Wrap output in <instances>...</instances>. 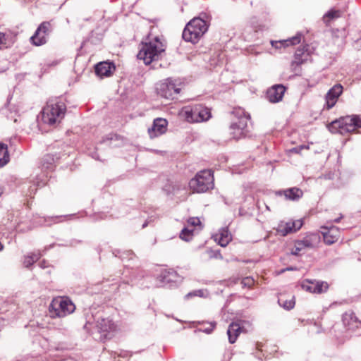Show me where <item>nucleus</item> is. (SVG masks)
I'll use <instances>...</instances> for the list:
<instances>
[{"mask_svg": "<svg viewBox=\"0 0 361 361\" xmlns=\"http://www.w3.org/2000/svg\"><path fill=\"white\" fill-rule=\"evenodd\" d=\"M115 70L114 63L109 61L99 62L94 66L95 73L101 78L111 76Z\"/></svg>", "mask_w": 361, "mask_h": 361, "instance_id": "412c9836", "label": "nucleus"}, {"mask_svg": "<svg viewBox=\"0 0 361 361\" xmlns=\"http://www.w3.org/2000/svg\"><path fill=\"white\" fill-rule=\"evenodd\" d=\"M302 39V35L301 34H297L296 35L288 38L287 39H283V40H271L270 42L272 47H274L275 49L281 50L282 48L285 49L286 47H288L290 46H295L301 42Z\"/></svg>", "mask_w": 361, "mask_h": 361, "instance_id": "aec40b11", "label": "nucleus"}, {"mask_svg": "<svg viewBox=\"0 0 361 361\" xmlns=\"http://www.w3.org/2000/svg\"><path fill=\"white\" fill-rule=\"evenodd\" d=\"M321 242V237L317 233H306L303 236L293 240L290 252L293 255H302L307 250L317 247Z\"/></svg>", "mask_w": 361, "mask_h": 361, "instance_id": "0eeeda50", "label": "nucleus"}, {"mask_svg": "<svg viewBox=\"0 0 361 361\" xmlns=\"http://www.w3.org/2000/svg\"><path fill=\"white\" fill-rule=\"evenodd\" d=\"M75 310L74 303L68 297H56L49 305V312L51 318L64 317Z\"/></svg>", "mask_w": 361, "mask_h": 361, "instance_id": "6e6552de", "label": "nucleus"}, {"mask_svg": "<svg viewBox=\"0 0 361 361\" xmlns=\"http://www.w3.org/2000/svg\"><path fill=\"white\" fill-rule=\"evenodd\" d=\"M97 326L99 332L104 334L106 337L108 334L115 333L121 329V326L116 324L112 319L109 318L100 319L97 322Z\"/></svg>", "mask_w": 361, "mask_h": 361, "instance_id": "2eb2a0df", "label": "nucleus"}, {"mask_svg": "<svg viewBox=\"0 0 361 361\" xmlns=\"http://www.w3.org/2000/svg\"><path fill=\"white\" fill-rule=\"evenodd\" d=\"M335 221H336V222H338V221H339V219H336V220H335Z\"/></svg>", "mask_w": 361, "mask_h": 361, "instance_id": "79ce46f5", "label": "nucleus"}, {"mask_svg": "<svg viewBox=\"0 0 361 361\" xmlns=\"http://www.w3.org/2000/svg\"><path fill=\"white\" fill-rule=\"evenodd\" d=\"M351 320L355 322V317L353 316V314H345L343 316V323L345 324V325H346V326L350 327V321H351Z\"/></svg>", "mask_w": 361, "mask_h": 361, "instance_id": "c9c22d12", "label": "nucleus"}, {"mask_svg": "<svg viewBox=\"0 0 361 361\" xmlns=\"http://www.w3.org/2000/svg\"><path fill=\"white\" fill-rule=\"evenodd\" d=\"M179 115L189 123H200L208 121L212 117L209 108L201 104L183 107Z\"/></svg>", "mask_w": 361, "mask_h": 361, "instance_id": "39448f33", "label": "nucleus"}, {"mask_svg": "<svg viewBox=\"0 0 361 361\" xmlns=\"http://www.w3.org/2000/svg\"><path fill=\"white\" fill-rule=\"evenodd\" d=\"M315 293H322L326 292L329 288L326 282L314 281Z\"/></svg>", "mask_w": 361, "mask_h": 361, "instance_id": "2f4dec72", "label": "nucleus"}, {"mask_svg": "<svg viewBox=\"0 0 361 361\" xmlns=\"http://www.w3.org/2000/svg\"><path fill=\"white\" fill-rule=\"evenodd\" d=\"M329 130L332 133L345 135L354 133L361 128V116H347L341 117L327 125Z\"/></svg>", "mask_w": 361, "mask_h": 361, "instance_id": "7ed1b4c3", "label": "nucleus"}, {"mask_svg": "<svg viewBox=\"0 0 361 361\" xmlns=\"http://www.w3.org/2000/svg\"><path fill=\"white\" fill-rule=\"evenodd\" d=\"M192 231L189 230L188 228H183L181 233H180V238L185 241L190 240L192 239Z\"/></svg>", "mask_w": 361, "mask_h": 361, "instance_id": "72a5a7b5", "label": "nucleus"}, {"mask_svg": "<svg viewBox=\"0 0 361 361\" xmlns=\"http://www.w3.org/2000/svg\"><path fill=\"white\" fill-rule=\"evenodd\" d=\"M247 126V118L241 117L238 122H233L231 127V135L235 140H239L243 137L246 134V128Z\"/></svg>", "mask_w": 361, "mask_h": 361, "instance_id": "dca6fc26", "label": "nucleus"}, {"mask_svg": "<svg viewBox=\"0 0 361 361\" xmlns=\"http://www.w3.org/2000/svg\"><path fill=\"white\" fill-rule=\"evenodd\" d=\"M286 87L283 85H274L269 87L267 92V97L271 103H276L282 100Z\"/></svg>", "mask_w": 361, "mask_h": 361, "instance_id": "6ab92c4d", "label": "nucleus"}, {"mask_svg": "<svg viewBox=\"0 0 361 361\" xmlns=\"http://www.w3.org/2000/svg\"><path fill=\"white\" fill-rule=\"evenodd\" d=\"M208 29L207 22L200 18H194L185 26L183 32V38L192 43H196Z\"/></svg>", "mask_w": 361, "mask_h": 361, "instance_id": "423d86ee", "label": "nucleus"}, {"mask_svg": "<svg viewBox=\"0 0 361 361\" xmlns=\"http://www.w3.org/2000/svg\"><path fill=\"white\" fill-rule=\"evenodd\" d=\"M233 114L238 117V121L241 117H247V121L250 118V116L248 114H247L245 110L240 107L235 108L233 111Z\"/></svg>", "mask_w": 361, "mask_h": 361, "instance_id": "473e14b6", "label": "nucleus"}, {"mask_svg": "<svg viewBox=\"0 0 361 361\" xmlns=\"http://www.w3.org/2000/svg\"><path fill=\"white\" fill-rule=\"evenodd\" d=\"M341 16V12L338 10H331L323 17V20L326 25H329L333 19L338 18Z\"/></svg>", "mask_w": 361, "mask_h": 361, "instance_id": "c756f323", "label": "nucleus"}, {"mask_svg": "<svg viewBox=\"0 0 361 361\" xmlns=\"http://www.w3.org/2000/svg\"><path fill=\"white\" fill-rule=\"evenodd\" d=\"M298 147L300 149V151H302V149H309L308 145H300Z\"/></svg>", "mask_w": 361, "mask_h": 361, "instance_id": "a19ab883", "label": "nucleus"}, {"mask_svg": "<svg viewBox=\"0 0 361 361\" xmlns=\"http://www.w3.org/2000/svg\"><path fill=\"white\" fill-rule=\"evenodd\" d=\"M256 348L257 353H260L257 354L259 358H262V357L265 359L270 358L278 351V347L276 345L267 341L264 343L258 342Z\"/></svg>", "mask_w": 361, "mask_h": 361, "instance_id": "f3484780", "label": "nucleus"}, {"mask_svg": "<svg viewBox=\"0 0 361 361\" xmlns=\"http://www.w3.org/2000/svg\"><path fill=\"white\" fill-rule=\"evenodd\" d=\"M188 223L192 226H200L201 221L199 218L197 217H191L188 220Z\"/></svg>", "mask_w": 361, "mask_h": 361, "instance_id": "e433bc0d", "label": "nucleus"}, {"mask_svg": "<svg viewBox=\"0 0 361 361\" xmlns=\"http://www.w3.org/2000/svg\"><path fill=\"white\" fill-rule=\"evenodd\" d=\"M276 194L279 196L284 195L286 200L297 201L302 197L303 192L301 189L293 187L278 191Z\"/></svg>", "mask_w": 361, "mask_h": 361, "instance_id": "4be33fe9", "label": "nucleus"}, {"mask_svg": "<svg viewBox=\"0 0 361 361\" xmlns=\"http://www.w3.org/2000/svg\"><path fill=\"white\" fill-rule=\"evenodd\" d=\"M11 44H13L11 36L4 32H0V49H6Z\"/></svg>", "mask_w": 361, "mask_h": 361, "instance_id": "c85d7f7f", "label": "nucleus"}, {"mask_svg": "<svg viewBox=\"0 0 361 361\" xmlns=\"http://www.w3.org/2000/svg\"><path fill=\"white\" fill-rule=\"evenodd\" d=\"M301 287L304 290L315 293L314 281L309 280L303 281L301 283Z\"/></svg>", "mask_w": 361, "mask_h": 361, "instance_id": "7c9ffc66", "label": "nucleus"}, {"mask_svg": "<svg viewBox=\"0 0 361 361\" xmlns=\"http://www.w3.org/2000/svg\"><path fill=\"white\" fill-rule=\"evenodd\" d=\"M241 332V328L239 325V324L233 322L231 323L228 329L227 334L228 336V341L231 343H234L238 336L240 335Z\"/></svg>", "mask_w": 361, "mask_h": 361, "instance_id": "a878e982", "label": "nucleus"}, {"mask_svg": "<svg viewBox=\"0 0 361 361\" xmlns=\"http://www.w3.org/2000/svg\"><path fill=\"white\" fill-rule=\"evenodd\" d=\"M39 266L40 267L42 268H46L48 267V265L47 264V262L45 260H42V262H39Z\"/></svg>", "mask_w": 361, "mask_h": 361, "instance_id": "ea45409f", "label": "nucleus"}, {"mask_svg": "<svg viewBox=\"0 0 361 361\" xmlns=\"http://www.w3.org/2000/svg\"><path fill=\"white\" fill-rule=\"evenodd\" d=\"M51 23L47 21L42 23L33 36L30 37L31 42L35 46H41L47 42V37L51 31Z\"/></svg>", "mask_w": 361, "mask_h": 361, "instance_id": "9b49d317", "label": "nucleus"}, {"mask_svg": "<svg viewBox=\"0 0 361 361\" xmlns=\"http://www.w3.org/2000/svg\"><path fill=\"white\" fill-rule=\"evenodd\" d=\"M164 51L165 45L160 37L154 36L150 32L141 42L137 57L139 60L142 61L145 65H149L153 61L159 60Z\"/></svg>", "mask_w": 361, "mask_h": 361, "instance_id": "f257e3e1", "label": "nucleus"}, {"mask_svg": "<svg viewBox=\"0 0 361 361\" xmlns=\"http://www.w3.org/2000/svg\"><path fill=\"white\" fill-rule=\"evenodd\" d=\"M278 302L284 309L290 310L295 307V296L291 293H281L278 299Z\"/></svg>", "mask_w": 361, "mask_h": 361, "instance_id": "5701e85b", "label": "nucleus"}, {"mask_svg": "<svg viewBox=\"0 0 361 361\" xmlns=\"http://www.w3.org/2000/svg\"><path fill=\"white\" fill-rule=\"evenodd\" d=\"M343 87L341 84L334 85L325 95V104L324 109L329 110L333 108L338 102L339 97L342 94Z\"/></svg>", "mask_w": 361, "mask_h": 361, "instance_id": "ddd939ff", "label": "nucleus"}, {"mask_svg": "<svg viewBox=\"0 0 361 361\" xmlns=\"http://www.w3.org/2000/svg\"><path fill=\"white\" fill-rule=\"evenodd\" d=\"M290 152L296 153V154H300L301 152L300 149L299 148V147H296L293 148L292 149H290Z\"/></svg>", "mask_w": 361, "mask_h": 361, "instance_id": "58836bf2", "label": "nucleus"}, {"mask_svg": "<svg viewBox=\"0 0 361 361\" xmlns=\"http://www.w3.org/2000/svg\"><path fill=\"white\" fill-rule=\"evenodd\" d=\"M213 257L215 258H217V259H223V256L219 251L214 252Z\"/></svg>", "mask_w": 361, "mask_h": 361, "instance_id": "4c0bfd02", "label": "nucleus"}, {"mask_svg": "<svg viewBox=\"0 0 361 361\" xmlns=\"http://www.w3.org/2000/svg\"><path fill=\"white\" fill-rule=\"evenodd\" d=\"M214 186V178L211 170H202L189 182L190 189L192 192H205L213 189Z\"/></svg>", "mask_w": 361, "mask_h": 361, "instance_id": "20e7f679", "label": "nucleus"}, {"mask_svg": "<svg viewBox=\"0 0 361 361\" xmlns=\"http://www.w3.org/2000/svg\"><path fill=\"white\" fill-rule=\"evenodd\" d=\"M66 112V106L57 99H51L43 108L42 119L44 123L54 125L60 123Z\"/></svg>", "mask_w": 361, "mask_h": 361, "instance_id": "f03ea898", "label": "nucleus"}, {"mask_svg": "<svg viewBox=\"0 0 361 361\" xmlns=\"http://www.w3.org/2000/svg\"><path fill=\"white\" fill-rule=\"evenodd\" d=\"M42 256L40 251L34 252L26 255L23 264L25 267H29L36 262Z\"/></svg>", "mask_w": 361, "mask_h": 361, "instance_id": "bb28decb", "label": "nucleus"}, {"mask_svg": "<svg viewBox=\"0 0 361 361\" xmlns=\"http://www.w3.org/2000/svg\"><path fill=\"white\" fill-rule=\"evenodd\" d=\"M180 89L177 87L171 81L167 80L157 85V91L161 97L173 99L180 92Z\"/></svg>", "mask_w": 361, "mask_h": 361, "instance_id": "f8f14e48", "label": "nucleus"}, {"mask_svg": "<svg viewBox=\"0 0 361 361\" xmlns=\"http://www.w3.org/2000/svg\"><path fill=\"white\" fill-rule=\"evenodd\" d=\"M323 230L322 234L323 235L324 242L326 245H332L337 242L341 236L340 229L336 226L322 227Z\"/></svg>", "mask_w": 361, "mask_h": 361, "instance_id": "a211bd4d", "label": "nucleus"}, {"mask_svg": "<svg viewBox=\"0 0 361 361\" xmlns=\"http://www.w3.org/2000/svg\"><path fill=\"white\" fill-rule=\"evenodd\" d=\"M241 284L243 288H251L255 284V280L252 277H245L242 279Z\"/></svg>", "mask_w": 361, "mask_h": 361, "instance_id": "f704fd0d", "label": "nucleus"}, {"mask_svg": "<svg viewBox=\"0 0 361 361\" xmlns=\"http://www.w3.org/2000/svg\"><path fill=\"white\" fill-rule=\"evenodd\" d=\"M168 121L165 118H157L154 120L152 127L149 128L147 133L151 139L157 137L167 131Z\"/></svg>", "mask_w": 361, "mask_h": 361, "instance_id": "4468645a", "label": "nucleus"}, {"mask_svg": "<svg viewBox=\"0 0 361 361\" xmlns=\"http://www.w3.org/2000/svg\"><path fill=\"white\" fill-rule=\"evenodd\" d=\"M213 238L221 247H226L232 240L231 235L226 229L220 230L213 236Z\"/></svg>", "mask_w": 361, "mask_h": 361, "instance_id": "b1692460", "label": "nucleus"}, {"mask_svg": "<svg viewBox=\"0 0 361 361\" xmlns=\"http://www.w3.org/2000/svg\"><path fill=\"white\" fill-rule=\"evenodd\" d=\"M312 51L309 44L303 45L298 48L293 56V59L290 63V68L291 72L295 75H300L301 66L308 62H311Z\"/></svg>", "mask_w": 361, "mask_h": 361, "instance_id": "1a4fd4ad", "label": "nucleus"}, {"mask_svg": "<svg viewBox=\"0 0 361 361\" xmlns=\"http://www.w3.org/2000/svg\"><path fill=\"white\" fill-rule=\"evenodd\" d=\"M303 226L302 219L291 220L288 221H281L276 227L278 234L286 236L299 231Z\"/></svg>", "mask_w": 361, "mask_h": 361, "instance_id": "9d476101", "label": "nucleus"}, {"mask_svg": "<svg viewBox=\"0 0 361 361\" xmlns=\"http://www.w3.org/2000/svg\"><path fill=\"white\" fill-rule=\"evenodd\" d=\"M9 161V154L6 145L0 143V167L4 166Z\"/></svg>", "mask_w": 361, "mask_h": 361, "instance_id": "cd10ccee", "label": "nucleus"}, {"mask_svg": "<svg viewBox=\"0 0 361 361\" xmlns=\"http://www.w3.org/2000/svg\"><path fill=\"white\" fill-rule=\"evenodd\" d=\"M159 281L163 283H169L176 282L178 279L177 272L172 269H164L159 276Z\"/></svg>", "mask_w": 361, "mask_h": 361, "instance_id": "393cba45", "label": "nucleus"}]
</instances>
